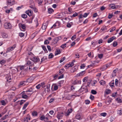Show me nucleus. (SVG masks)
Listing matches in <instances>:
<instances>
[{
	"label": "nucleus",
	"mask_w": 122,
	"mask_h": 122,
	"mask_svg": "<svg viewBox=\"0 0 122 122\" xmlns=\"http://www.w3.org/2000/svg\"><path fill=\"white\" fill-rule=\"evenodd\" d=\"M103 55L102 54H99L98 55V57L100 59L102 58L103 56Z\"/></svg>",
	"instance_id": "49530a36"
},
{
	"label": "nucleus",
	"mask_w": 122,
	"mask_h": 122,
	"mask_svg": "<svg viewBox=\"0 0 122 122\" xmlns=\"http://www.w3.org/2000/svg\"><path fill=\"white\" fill-rule=\"evenodd\" d=\"M54 12L52 8H49L48 9V12L49 14H51Z\"/></svg>",
	"instance_id": "a211bd4d"
},
{
	"label": "nucleus",
	"mask_w": 122,
	"mask_h": 122,
	"mask_svg": "<svg viewBox=\"0 0 122 122\" xmlns=\"http://www.w3.org/2000/svg\"><path fill=\"white\" fill-rule=\"evenodd\" d=\"M117 45V42L116 41H114L113 43V46L114 47L116 46Z\"/></svg>",
	"instance_id": "79ce46f5"
},
{
	"label": "nucleus",
	"mask_w": 122,
	"mask_h": 122,
	"mask_svg": "<svg viewBox=\"0 0 122 122\" xmlns=\"http://www.w3.org/2000/svg\"><path fill=\"white\" fill-rule=\"evenodd\" d=\"M115 29L116 28L115 27H112L111 29V30L110 31V32H112L113 30H115Z\"/></svg>",
	"instance_id": "37998d69"
},
{
	"label": "nucleus",
	"mask_w": 122,
	"mask_h": 122,
	"mask_svg": "<svg viewBox=\"0 0 122 122\" xmlns=\"http://www.w3.org/2000/svg\"><path fill=\"white\" fill-rule=\"evenodd\" d=\"M2 36L4 38H6L8 37V35L5 33H3L2 34Z\"/></svg>",
	"instance_id": "aec40b11"
},
{
	"label": "nucleus",
	"mask_w": 122,
	"mask_h": 122,
	"mask_svg": "<svg viewBox=\"0 0 122 122\" xmlns=\"http://www.w3.org/2000/svg\"><path fill=\"white\" fill-rule=\"evenodd\" d=\"M16 46V45L15 44H14L13 46L10 47V48H11V49H12V50H13V49Z\"/></svg>",
	"instance_id": "e2e57ef3"
},
{
	"label": "nucleus",
	"mask_w": 122,
	"mask_h": 122,
	"mask_svg": "<svg viewBox=\"0 0 122 122\" xmlns=\"http://www.w3.org/2000/svg\"><path fill=\"white\" fill-rule=\"evenodd\" d=\"M64 113L63 112L59 113L58 112L57 115V117L58 119H60L62 118V116L63 115Z\"/></svg>",
	"instance_id": "39448f33"
},
{
	"label": "nucleus",
	"mask_w": 122,
	"mask_h": 122,
	"mask_svg": "<svg viewBox=\"0 0 122 122\" xmlns=\"http://www.w3.org/2000/svg\"><path fill=\"white\" fill-rule=\"evenodd\" d=\"M61 51L60 49H56V51L55 53V55L56 56L57 55L61 53Z\"/></svg>",
	"instance_id": "dca6fc26"
},
{
	"label": "nucleus",
	"mask_w": 122,
	"mask_h": 122,
	"mask_svg": "<svg viewBox=\"0 0 122 122\" xmlns=\"http://www.w3.org/2000/svg\"><path fill=\"white\" fill-rule=\"evenodd\" d=\"M113 15L111 14H109L108 18L109 19H110L112 16H113Z\"/></svg>",
	"instance_id": "864d4df0"
},
{
	"label": "nucleus",
	"mask_w": 122,
	"mask_h": 122,
	"mask_svg": "<svg viewBox=\"0 0 122 122\" xmlns=\"http://www.w3.org/2000/svg\"><path fill=\"white\" fill-rule=\"evenodd\" d=\"M34 18V17L33 16H32V17L30 18V20L28 21V22L29 23H31L32 22V20Z\"/></svg>",
	"instance_id": "7c9ffc66"
},
{
	"label": "nucleus",
	"mask_w": 122,
	"mask_h": 122,
	"mask_svg": "<svg viewBox=\"0 0 122 122\" xmlns=\"http://www.w3.org/2000/svg\"><path fill=\"white\" fill-rule=\"evenodd\" d=\"M12 51V49H11L10 47H9L7 49V50L6 51V52L7 53L9 52Z\"/></svg>",
	"instance_id": "603ef678"
},
{
	"label": "nucleus",
	"mask_w": 122,
	"mask_h": 122,
	"mask_svg": "<svg viewBox=\"0 0 122 122\" xmlns=\"http://www.w3.org/2000/svg\"><path fill=\"white\" fill-rule=\"evenodd\" d=\"M34 78L33 77H30L26 80V81L27 83V82H32L34 80Z\"/></svg>",
	"instance_id": "6e6552de"
},
{
	"label": "nucleus",
	"mask_w": 122,
	"mask_h": 122,
	"mask_svg": "<svg viewBox=\"0 0 122 122\" xmlns=\"http://www.w3.org/2000/svg\"><path fill=\"white\" fill-rule=\"evenodd\" d=\"M91 93L93 94H96L97 93V91L94 90H92L91 91Z\"/></svg>",
	"instance_id": "c756f323"
},
{
	"label": "nucleus",
	"mask_w": 122,
	"mask_h": 122,
	"mask_svg": "<svg viewBox=\"0 0 122 122\" xmlns=\"http://www.w3.org/2000/svg\"><path fill=\"white\" fill-rule=\"evenodd\" d=\"M107 29V27L105 26H102L101 29V30L102 31H106Z\"/></svg>",
	"instance_id": "b1692460"
},
{
	"label": "nucleus",
	"mask_w": 122,
	"mask_h": 122,
	"mask_svg": "<svg viewBox=\"0 0 122 122\" xmlns=\"http://www.w3.org/2000/svg\"><path fill=\"white\" fill-rule=\"evenodd\" d=\"M90 101L88 100H86L85 101V104H88L90 103Z\"/></svg>",
	"instance_id": "de8ad7c7"
},
{
	"label": "nucleus",
	"mask_w": 122,
	"mask_h": 122,
	"mask_svg": "<svg viewBox=\"0 0 122 122\" xmlns=\"http://www.w3.org/2000/svg\"><path fill=\"white\" fill-rule=\"evenodd\" d=\"M34 64V63L33 62H32L30 61H27L26 63V65H28L30 66H33Z\"/></svg>",
	"instance_id": "4468645a"
},
{
	"label": "nucleus",
	"mask_w": 122,
	"mask_h": 122,
	"mask_svg": "<svg viewBox=\"0 0 122 122\" xmlns=\"http://www.w3.org/2000/svg\"><path fill=\"white\" fill-rule=\"evenodd\" d=\"M47 25V24L46 23L43 24L41 27L42 29L44 30H45L46 29Z\"/></svg>",
	"instance_id": "6ab92c4d"
},
{
	"label": "nucleus",
	"mask_w": 122,
	"mask_h": 122,
	"mask_svg": "<svg viewBox=\"0 0 122 122\" xmlns=\"http://www.w3.org/2000/svg\"><path fill=\"white\" fill-rule=\"evenodd\" d=\"M49 41L47 40H45L44 42V44L47 45L49 44Z\"/></svg>",
	"instance_id": "58836bf2"
},
{
	"label": "nucleus",
	"mask_w": 122,
	"mask_h": 122,
	"mask_svg": "<svg viewBox=\"0 0 122 122\" xmlns=\"http://www.w3.org/2000/svg\"><path fill=\"white\" fill-rule=\"evenodd\" d=\"M19 25L20 27L24 30H25L26 28L25 25L24 24H21L20 23L19 24Z\"/></svg>",
	"instance_id": "1a4fd4ad"
},
{
	"label": "nucleus",
	"mask_w": 122,
	"mask_h": 122,
	"mask_svg": "<svg viewBox=\"0 0 122 122\" xmlns=\"http://www.w3.org/2000/svg\"><path fill=\"white\" fill-rule=\"evenodd\" d=\"M45 83L44 82H43L41 83V86L43 88H44L46 86H44Z\"/></svg>",
	"instance_id": "8fccbe9b"
},
{
	"label": "nucleus",
	"mask_w": 122,
	"mask_h": 122,
	"mask_svg": "<svg viewBox=\"0 0 122 122\" xmlns=\"http://www.w3.org/2000/svg\"><path fill=\"white\" fill-rule=\"evenodd\" d=\"M64 75V74L61 75L60 76L58 77V79H59L63 78Z\"/></svg>",
	"instance_id": "338daca9"
},
{
	"label": "nucleus",
	"mask_w": 122,
	"mask_h": 122,
	"mask_svg": "<svg viewBox=\"0 0 122 122\" xmlns=\"http://www.w3.org/2000/svg\"><path fill=\"white\" fill-rule=\"evenodd\" d=\"M116 37L114 36L110 38L107 41V42L108 43H110L112 42L114 39H116Z\"/></svg>",
	"instance_id": "9b49d317"
},
{
	"label": "nucleus",
	"mask_w": 122,
	"mask_h": 122,
	"mask_svg": "<svg viewBox=\"0 0 122 122\" xmlns=\"http://www.w3.org/2000/svg\"><path fill=\"white\" fill-rule=\"evenodd\" d=\"M111 92V90L109 89L106 90L105 91L106 93V94H108L110 93V92Z\"/></svg>",
	"instance_id": "c85d7f7f"
},
{
	"label": "nucleus",
	"mask_w": 122,
	"mask_h": 122,
	"mask_svg": "<svg viewBox=\"0 0 122 122\" xmlns=\"http://www.w3.org/2000/svg\"><path fill=\"white\" fill-rule=\"evenodd\" d=\"M22 17L24 19L26 18L27 17V15L25 14H23L21 15Z\"/></svg>",
	"instance_id": "72a5a7b5"
},
{
	"label": "nucleus",
	"mask_w": 122,
	"mask_h": 122,
	"mask_svg": "<svg viewBox=\"0 0 122 122\" xmlns=\"http://www.w3.org/2000/svg\"><path fill=\"white\" fill-rule=\"evenodd\" d=\"M62 37L61 36H58L55 38L54 39V41L56 43L59 40L61 39Z\"/></svg>",
	"instance_id": "9d476101"
},
{
	"label": "nucleus",
	"mask_w": 122,
	"mask_h": 122,
	"mask_svg": "<svg viewBox=\"0 0 122 122\" xmlns=\"http://www.w3.org/2000/svg\"><path fill=\"white\" fill-rule=\"evenodd\" d=\"M78 15V14L76 12H75L74 14L72 15H71L70 16L72 18L73 17H75L76 16H77Z\"/></svg>",
	"instance_id": "473e14b6"
},
{
	"label": "nucleus",
	"mask_w": 122,
	"mask_h": 122,
	"mask_svg": "<svg viewBox=\"0 0 122 122\" xmlns=\"http://www.w3.org/2000/svg\"><path fill=\"white\" fill-rule=\"evenodd\" d=\"M88 13H84V14L83 15V16L84 17H86L88 15Z\"/></svg>",
	"instance_id": "69168bd1"
},
{
	"label": "nucleus",
	"mask_w": 122,
	"mask_h": 122,
	"mask_svg": "<svg viewBox=\"0 0 122 122\" xmlns=\"http://www.w3.org/2000/svg\"><path fill=\"white\" fill-rule=\"evenodd\" d=\"M42 48L44 51L45 52V53H47L48 52V51L47 50L46 46H42Z\"/></svg>",
	"instance_id": "4be33fe9"
},
{
	"label": "nucleus",
	"mask_w": 122,
	"mask_h": 122,
	"mask_svg": "<svg viewBox=\"0 0 122 122\" xmlns=\"http://www.w3.org/2000/svg\"><path fill=\"white\" fill-rule=\"evenodd\" d=\"M32 115L34 116H36L37 115V114L36 111H34L32 113Z\"/></svg>",
	"instance_id": "393cba45"
},
{
	"label": "nucleus",
	"mask_w": 122,
	"mask_h": 122,
	"mask_svg": "<svg viewBox=\"0 0 122 122\" xmlns=\"http://www.w3.org/2000/svg\"><path fill=\"white\" fill-rule=\"evenodd\" d=\"M29 104V102H26L24 105L23 108L22 109L23 110H24L25 109L26 107L27 106V105Z\"/></svg>",
	"instance_id": "5701e85b"
},
{
	"label": "nucleus",
	"mask_w": 122,
	"mask_h": 122,
	"mask_svg": "<svg viewBox=\"0 0 122 122\" xmlns=\"http://www.w3.org/2000/svg\"><path fill=\"white\" fill-rule=\"evenodd\" d=\"M26 81H22L20 83V85L21 86H24L25 85H27Z\"/></svg>",
	"instance_id": "ddd939ff"
},
{
	"label": "nucleus",
	"mask_w": 122,
	"mask_h": 122,
	"mask_svg": "<svg viewBox=\"0 0 122 122\" xmlns=\"http://www.w3.org/2000/svg\"><path fill=\"white\" fill-rule=\"evenodd\" d=\"M116 100L119 103H121L122 102V101L120 98H117L116 99Z\"/></svg>",
	"instance_id": "cd10ccee"
},
{
	"label": "nucleus",
	"mask_w": 122,
	"mask_h": 122,
	"mask_svg": "<svg viewBox=\"0 0 122 122\" xmlns=\"http://www.w3.org/2000/svg\"><path fill=\"white\" fill-rule=\"evenodd\" d=\"M50 84H48L46 86V88L45 89V91L46 92V91L47 92H49L50 91Z\"/></svg>",
	"instance_id": "f8f14e48"
},
{
	"label": "nucleus",
	"mask_w": 122,
	"mask_h": 122,
	"mask_svg": "<svg viewBox=\"0 0 122 122\" xmlns=\"http://www.w3.org/2000/svg\"><path fill=\"white\" fill-rule=\"evenodd\" d=\"M47 47L48 51H51V49L50 46L49 45H47Z\"/></svg>",
	"instance_id": "6e6d98bb"
},
{
	"label": "nucleus",
	"mask_w": 122,
	"mask_h": 122,
	"mask_svg": "<svg viewBox=\"0 0 122 122\" xmlns=\"http://www.w3.org/2000/svg\"><path fill=\"white\" fill-rule=\"evenodd\" d=\"M55 99L54 98H51L49 101V102L50 103H51L53 101H54Z\"/></svg>",
	"instance_id": "052dcab7"
},
{
	"label": "nucleus",
	"mask_w": 122,
	"mask_h": 122,
	"mask_svg": "<svg viewBox=\"0 0 122 122\" xmlns=\"http://www.w3.org/2000/svg\"><path fill=\"white\" fill-rule=\"evenodd\" d=\"M5 28L6 29H10L11 27V26L9 23L6 22L5 23L4 25Z\"/></svg>",
	"instance_id": "f03ea898"
},
{
	"label": "nucleus",
	"mask_w": 122,
	"mask_h": 122,
	"mask_svg": "<svg viewBox=\"0 0 122 122\" xmlns=\"http://www.w3.org/2000/svg\"><path fill=\"white\" fill-rule=\"evenodd\" d=\"M40 119L41 120H44L45 119V116L43 115H42L40 117Z\"/></svg>",
	"instance_id": "c03bdc74"
},
{
	"label": "nucleus",
	"mask_w": 122,
	"mask_h": 122,
	"mask_svg": "<svg viewBox=\"0 0 122 122\" xmlns=\"http://www.w3.org/2000/svg\"><path fill=\"white\" fill-rule=\"evenodd\" d=\"M76 36L75 35H74L71 37V39L72 40H74L76 38Z\"/></svg>",
	"instance_id": "4d7b16f0"
},
{
	"label": "nucleus",
	"mask_w": 122,
	"mask_h": 122,
	"mask_svg": "<svg viewBox=\"0 0 122 122\" xmlns=\"http://www.w3.org/2000/svg\"><path fill=\"white\" fill-rule=\"evenodd\" d=\"M86 86H85L84 87H83V86H82L81 88L79 89V91L80 92H82L85 90L86 88Z\"/></svg>",
	"instance_id": "2eb2a0df"
},
{
	"label": "nucleus",
	"mask_w": 122,
	"mask_h": 122,
	"mask_svg": "<svg viewBox=\"0 0 122 122\" xmlns=\"http://www.w3.org/2000/svg\"><path fill=\"white\" fill-rule=\"evenodd\" d=\"M66 59V57H63V58H62L60 60V63H61L62 62H63L64 60H65Z\"/></svg>",
	"instance_id": "ea45409f"
},
{
	"label": "nucleus",
	"mask_w": 122,
	"mask_h": 122,
	"mask_svg": "<svg viewBox=\"0 0 122 122\" xmlns=\"http://www.w3.org/2000/svg\"><path fill=\"white\" fill-rule=\"evenodd\" d=\"M72 111V109H68L67 113H65V115L66 116H67L69 114V113L71 112Z\"/></svg>",
	"instance_id": "f3484780"
},
{
	"label": "nucleus",
	"mask_w": 122,
	"mask_h": 122,
	"mask_svg": "<svg viewBox=\"0 0 122 122\" xmlns=\"http://www.w3.org/2000/svg\"><path fill=\"white\" fill-rule=\"evenodd\" d=\"M107 115V113L105 112L102 113L100 114V115L101 116H102L103 117H105Z\"/></svg>",
	"instance_id": "2f4dec72"
},
{
	"label": "nucleus",
	"mask_w": 122,
	"mask_h": 122,
	"mask_svg": "<svg viewBox=\"0 0 122 122\" xmlns=\"http://www.w3.org/2000/svg\"><path fill=\"white\" fill-rule=\"evenodd\" d=\"M47 59V57L46 56H44L42 58L41 60V63L43 61H45V60Z\"/></svg>",
	"instance_id": "412c9836"
},
{
	"label": "nucleus",
	"mask_w": 122,
	"mask_h": 122,
	"mask_svg": "<svg viewBox=\"0 0 122 122\" xmlns=\"http://www.w3.org/2000/svg\"><path fill=\"white\" fill-rule=\"evenodd\" d=\"M99 82L102 85H103L105 83V81L103 80H101Z\"/></svg>",
	"instance_id": "a878e982"
},
{
	"label": "nucleus",
	"mask_w": 122,
	"mask_h": 122,
	"mask_svg": "<svg viewBox=\"0 0 122 122\" xmlns=\"http://www.w3.org/2000/svg\"><path fill=\"white\" fill-rule=\"evenodd\" d=\"M117 113L118 114H119L120 115H121L122 114V112L121 110H120L117 111Z\"/></svg>",
	"instance_id": "3c124183"
},
{
	"label": "nucleus",
	"mask_w": 122,
	"mask_h": 122,
	"mask_svg": "<svg viewBox=\"0 0 122 122\" xmlns=\"http://www.w3.org/2000/svg\"><path fill=\"white\" fill-rule=\"evenodd\" d=\"M33 92V89H32V88H30V89L27 90L26 91V92Z\"/></svg>",
	"instance_id": "a19ab883"
},
{
	"label": "nucleus",
	"mask_w": 122,
	"mask_h": 122,
	"mask_svg": "<svg viewBox=\"0 0 122 122\" xmlns=\"http://www.w3.org/2000/svg\"><path fill=\"white\" fill-rule=\"evenodd\" d=\"M31 60L34 63L38 62L40 61V59L38 57H34Z\"/></svg>",
	"instance_id": "7ed1b4c3"
},
{
	"label": "nucleus",
	"mask_w": 122,
	"mask_h": 122,
	"mask_svg": "<svg viewBox=\"0 0 122 122\" xmlns=\"http://www.w3.org/2000/svg\"><path fill=\"white\" fill-rule=\"evenodd\" d=\"M36 1L39 4L41 5L42 2V1L41 0H36Z\"/></svg>",
	"instance_id": "4c0bfd02"
},
{
	"label": "nucleus",
	"mask_w": 122,
	"mask_h": 122,
	"mask_svg": "<svg viewBox=\"0 0 122 122\" xmlns=\"http://www.w3.org/2000/svg\"><path fill=\"white\" fill-rule=\"evenodd\" d=\"M11 79L10 77H8L7 79V81H8L9 82H11V81H9V80H11Z\"/></svg>",
	"instance_id": "13d9d810"
},
{
	"label": "nucleus",
	"mask_w": 122,
	"mask_h": 122,
	"mask_svg": "<svg viewBox=\"0 0 122 122\" xmlns=\"http://www.w3.org/2000/svg\"><path fill=\"white\" fill-rule=\"evenodd\" d=\"M66 43L62 45L61 46V47L63 49L65 47H66Z\"/></svg>",
	"instance_id": "a18cd8bd"
},
{
	"label": "nucleus",
	"mask_w": 122,
	"mask_h": 122,
	"mask_svg": "<svg viewBox=\"0 0 122 122\" xmlns=\"http://www.w3.org/2000/svg\"><path fill=\"white\" fill-rule=\"evenodd\" d=\"M109 6L110 8H111L112 9H115L117 8V7H116L115 5L113 4H110L109 5Z\"/></svg>",
	"instance_id": "0eeeda50"
},
{
	"label": "nucleus",
	"mask_w": 122,
	"mask_h": 122,
	"mask_svg": "<svg viewBox=\"0 0 122 122\" xmlns=\"http://www.w3.org/2000/svg\"><path fill=\"white\" fill-rule=\"evenodd\" d=\"M5 61L4 60H2L0 61V63L2 65H3L5 63Z\"/></svg>",
	"instance_id": "e433bc0d"
},
{
	"label": "nucleus",
	"mask_w": 122,
	"mask_h": 122,
	"mask_svg": "<svg viewBox=\"0 0 122 122\" xmlns=\"http://www.w3.org/2000/svg\"><path fill=\"white\" fill-rule=\"evenodd\" d=\"M76 117L77 119L80 120L82 119L83 116L81 114H76Z\"/></svg>",
	"instance_id": "20e7f679"
},
{
	"label": "nucleus",
	"mask_w": 122,
	"mask_h": 122,
	"mask_svg": "<svg viewBox=\"0 0 122 122\" xmlns=\"http://www.w3.org/2000/svg\"><path fill=\"white\" fill-rule=\"evenodd\" d=\"M58 88V86H57L56 85L54 86V90H56Z\"/></svg>",
	"instance_id": "774afa93"
},
{
	"label": "nucleus",
	"mask_w": 122,
	"mask_h": 122,
	"mask_svg": "<svg viewBox=\"0 0 122 122\" xmlns=\"http://www.w3.org/2000/svg\"><path fill=\"white\" fill-rule=\"evenodd\" d=\"M41 86V85L40 84H39L36 86V88L37 89H39Z\"/></svg>",
	"instance_id": "0e129e2a"
},
{
	"label": "nucleus",
	"mask_w": 122,
	"mask_h": 122,
	"mask_svg": "<svg viewBox=\"0 0 122 122\" xmlns=\"http://www.w3.org/2000/svg\"><path fill=\"white\" fill-rule=\"evenodd\" d=\"M85 71H82L81 72H80L79 73L77 74L76 76V77H78L80 76H82L85 74Z\"/></svg>",
	"instance_id": "423d86ee"
},
{
	"label": "nucleus",
	"mask_w": 122,
	"mask_h": 122,
	"mask_svg": "<svg viewBox=\"0 0 122 122\" xmlns=\"http://www.w3.org/2000/svg\"><path fill=\"white\" fill-rule=\"evenodd\" d=\"M90 98L92 100H93L94 99V97L92 95H91L90 96Z\"/></svg>",
	"instance_id": "680f3d73"
},
{
	"label": "nucleus",
	"mask_w": 122,
	"mask_h": 122,
	"mask_svg": "<svg viewBox=\"0 0 122 122\" xmlns=\"http://www.w3.org/2000/svg\"><path fill=\"white\" fill-rule=\"evenodd\" d=\"M19 35L20 37H22L24 36V34L23 33L20 32L19 33Z\"/></svg>",
	"instance_id": "f704fd0d"
},
{
	"label": "nucleus",
	"mask_w": 122,
	"mask_h": 122,
	"mask_svg": "<svg viewBox=\"0 0 122 122\" xmlns=\"http://www.w3.org/2000/svg\"><path fill=\"white\" fill-rule=\"evenodd\" d=\"M54 55L52 53H50L48 56V58L51 59L53 57Z\"/></svg>",
	"instance_id": "bb28decb"
},
{
	"label": "nucleus",
	"mask_w": 122,
	"mask_h": 122,
	"mask_svg": "<svg viewBox=\"0 0 122 122\" xmlns=\"http://www.w3.org/2000/svg\"><path fill=\"white\" fill-rule=\"evenodd\" d=\"M1 102L2 105H5V103L4 100H2L1 101Z\"/></svg>",
	"instance_id": "5fc2aeb1"
},
{
	"label": "nucleus",
	"mask_w": 122,
	"mask_h": 122,
	"mask_svg": "<svg viewBox=\"0 0 122 122\" xmlns=\"http://www.w3.org/2000/svg\"><path fill=\"white\" fill-rule=\"evenodd\" d=\"M25 66H26L25 65L21 66L20 68V69L21 70H22L25 67Z\"/></svg>",
	"instance_id": "bf43d9fd"
},
{
	"label": "nucleus",
	"mask_w": 122,
	"mask_h": 122,
	"mask_svg": "<svg viewBox=\"0 0 122 122\" xmlns=\"http://www.w3.org/2000/svg\"><path fill=\"white\" fill-rule=\"evenodd\" d=\"M15 0H8L7 1V4L8 6H10L14 5L15 3Z\"/></svg>",
	"instance_id": "f257e3e1"
},
{
	"label": "nucleus",
	"mask_w": 122,
	"mask_h": 122,
	"mask_svg": "<svg viewBox=\"0 0 122 122\" xmlns=\"http://www.w3.org/2000/svg\"><path fill=\"white\" fill-rule=\"evenodd\" d=\"M22 98H23L26 99L28 97L27 95L25 94H22Z\"/></svg>",
	"instance_id": "c9c22d12"
},
{
	"label": "nucleus",
	"mask_w": 122,
	"mask_h": 122,
	"mask_svg": "<svg viewBox=\"0 0 122 122\" xmlns=\"http://www.w3.org/2000/svg\"><path fill=\"white\" fill-rule=\"evenodd\" d=\"M85 66V65L84 64H82L81 66H80V68L81 69H83L84 68Z\"/></svg>",
	"instance_id": "09e8293b"
}]
</instances>
